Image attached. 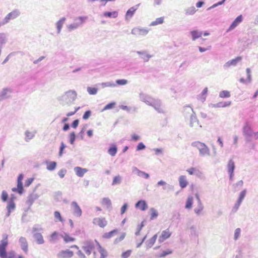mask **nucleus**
<instances>
[{
    "label": "nucleus",
    "instance_id": "f257e3e1",
    "mask_svg": "<svg viewBox=\"0 0 258 258\" xmlns=\"http://www.w3.org/2000/svg\"><path fill=\"white\" fill-rule=\"evenodd\" d=\"M3 238V239L0 241V257L16 258V254L14 251L7 252L6 248L8 245V235L4 234Z\"/></svg>",
    "mask_w": 258,
    "mask_h": 258
},
{
    "label": "nucleus",
    "instance_id": "f03ea898",
    "mask_svg": "<svg viewBox=\"0 0 258 258\" xmlns=\"http://www.w3.org/2000/svg\"><path fill=\"white\" fill-rule=\"evenodd\" d=\"M43 231L42 227L38 224H35L33 226L32 230L33 236L38 244H42L44 243V240L41 232Z\"/></svg>",
    "mask_w": 258,
    "mask_h": 258
},
{
    "label": "nucleus",
    "instance_id": "7ed1b4c3",
    "mask_svg": "<svg viewBox=\"0 0 258 258\" xmlns=\"http://www.w3.org/2000/svg\"><path fill=\"white\" fill-rule=\"evenodd\" d=\"M191 145L198 148L202 155L204 156L209 154V149L205 144L199 141H196L192 143Z\"/></svg>",
    "mask_w": 258,
    "mask_h": 258
},
{
    "label": "nucleus",
    "instance_id": "20e7f679",
    "mask_svg": "<svg viewBox=\"0 0 258 258\" xmlns=\"http://www.w3.org/2000/svg\"><path fill=\"white\" fill-rule=\"evenodd\" d=\"M82 248L85 252L89 255L94 248V244L91 240H86L83 242Z\"/></svg>",
    "mask_w": 258,
    "mask_h": 258
},
{
    "label": "nucleus",
    "instance_id": "39448f33",
    "mask_svg": "<svg viewBox=\"0 0 258 258\" xmlns=\"http://www.w3.org/2000/svg\"><path fill=\"white\" fill-rule=\"evenodd\" d=\"M24 178V175L23 174H20L18 177L17 179V187H14L12 188V190L14 192H17L20 195H21L23 192V187L22 180Z\"/></svg>",
    "mask_w": 258,
    "mask_h": 258
},
{
    "label": "nucleus",
    "instance_id": "423d86ee",
    "mask_svg": "<svg viewBox=\"0 0 258 258\" xmlns=\"http://www.w3.org/2000/svg\"><path fill=\"white\" fill-rule=\"evenodd\" d=\"M88 17L87 16H82L76 18L75 20V23L74 24H71L69 26V28L73 29L77 28L78 26L84 23Z\"/></svg>",
    "mask_w": 258,
    "mask_h": 258
},
{
    "label": "nucleus",
    "instance_id": "0eeeda50",
    "mask_svg": "<svg viewBox=\"0 0 258 258\" xmlns=\"http://www.w3.org/2000/svg\"><path fill=\"white\" fill-rule=\"evenodd\" d=\"M74 255V252L70 249L61 250L56 254L57 258H71Z\"/></svg>",
    "mask_w": 258,
    "mask_h": 258
},
{
    "label": "nucleus",
    "instance_id": "6e6552de",
    "mask_svg": "<svg viewBox=\"0 0 258 258\" xmlns=\"http://www.w3.org/2000/svg\"><path fill=\"white\" fill-rule=\"evenodd\" d=\"M19 243L22 250L26 253L28 251V244L26 238L21 236L19 238Z\"/></svg>",
    "mask_w": 258,
    "mask_h": 258
},
{
    "label": "nucleus",
    "instance_id": "1a4fd4ad",
    "mask_svg": "<svg viewBox=\"0 0 258 258\" xmlns=\"http://www.w3.org/2000/svg\"><path fill=\"white\" fill-rule=\"evenodd\" d=\"M149 30L145 28H134L132 30V33L135 35L144 36L148 34Z\"/></svg>",
    "mask_w": 258,
    "mask_h": 258
},
{
    "label": "nucleus",
    "instance_id": "9d476101",
    "mask_svg": "<svg viewBox=\"0 0 258 258\" xmlns=\"http://www.w3.org/2000/svg\"><path fill=\"white\" fill-rule=\"evenodd\" d=\"M93 223L101 228L105 227L107 224V221L104 218L98 217L93 219Z\"/></svg>",
    "mask_w": 258,
    "mask_h": 258
},
{
    "label": "nucleus",
    "instance_id": "9b49d317",
    "mask_svg": "<svg viewBox=\"0 0 258 258\" xmlns=\"http://www.w3.org/2000/svg\"><path fill=\"white\" fill-rule=\"evenodd\" d=\"M171 235V233L170 232L169 229L168 228L166 229L165 230H163L161 235L160 236L158 241L159 243H162L166 239L169 238Z\"/></svg>",
    "mask_w": 258,
    "mask_h": 258
},
{
    "label": "nucleus",
    "instance_id": "f8f14e48",
    "mask_svg": "<svg viewBox=\"0 0 258 258\" xmlns=\"http://www.w3.org/2000/svg\"><path fill=\"white\" fill-rule=\"evenodd\" d=\"M139 5H140V4H138L134 7H132L127 11V12L125 14V18L126 20H128L131 19V18L134 15L135 12L138 9Z\"/></svg>",
    "mask_w": 258,
    "mask_h": 258
},
{
    "label": "nucleus",
    "instance_id": "ddd939ff",
    "mask_svg": "<svg viewBox=\"0 0 258 258\" xmlns=\"http://www.w3.org/2000/svg\"><path fill=\"white\" fill-rule=\"evenodd\" d=\"M147 102L148 105L153 106L159 112H161V105L159 101L152 99L151 101H147Z\"/></svg>",
    "mask_w": 258,
    "mask_h": 258
},
{
    "label": "nucleus",
    "instance_id": "4468645a",
    "mask_svg": "<svg viewBox=\"0 0 258 258\" xmlns=\"http://www.w3.org/2000/svg\"><path fill=\"white\" fill-rule=\"evenodd\" d=\"M242 21V16L241 15L238 16L232 22V23L230 26L228 31L233 30L236 27H237L239 24H240Z\"/></svg>",
    "mask_w": 258,
    "mask_h": 258
},
{
    "label": "nucleus",
    "instance_id": "2eb2a0df",
    "mask_svg": "<svg viewBox=\"0 0 258 258\" xmlns=\"http://www.w3.org/2000/svg\"><path fill=\"white\" fill-rule=\"evenodd\" d=\"M242 59V57L241 56H237V57H236L234 59H233L232 60H230L228 61H227L225 64H224V67L225 68H229L230 67V66H235L237 64V63L239 62L240 61H241V60Z\"/></svg>",
    "mask_w": 258,
    "mask_h": 258
},
{
    "label": "nucleus",
    "instance_id": "dca6fc26",
    "mask_svg": "<svg viewBox=\"0 0 258 258\" xmlns=\"http://www.w3.org/2000/svg\"><path fill=\"white\" fill-rule=\"evenodd\" d=\"M228 172L230 174V178L232 179L233 171L235 168V165L234 162L232 160H230L227 165Z\"/></svg>",
    "mask_w": 258,
    "mask_h": 258
},
{
    "label": "nucleus",
    "instance_id": "f3484780",
    "mask_svg": "<svg viewBox=\"0 0 258 258\" xmlns=\"http://www.w3.org/2000/svg\"><path fill=\"white\" fill-rule=\"evenodd\" d=\"M19 15V13L17 11H14L9 13L5 18L6 22H8L9 20L13 19L17 17Z\"/></svg>",
    "mask_w": 258,
    "mask_h": 258
},
{
    "label": "nucleus",
    "instance_id": "a211bd4d",
    "mask_svg": "<svg viewBox=\"0 0 258 258\" xmlns=\"http://www.w3.org/2000/svg\"><path fill=\"white\" fill-rule=\"evenodd\" d=\"M76 174L79 177H82L84 174L88 171V170L85 168H82L80 167H76L74 168Z\"/></svg>",
    "mask_w": 258,
    "mask_h": 258
},
{
    "label": "nucleus",
    "instance_id": "6ab92c4d",
    "mask_svg": "<svg viewBox=\"0 0 258 258\" xmlns=\"http://www.w3.org/2000/svg\"><path fill=\"white\" fill-rule=\"evenodd\" d=\"M157 234H155L151 238L145 242L147 248H151L154 245L157 239Z\"/></svg>",
    "mask_w": 258,
    "mask_h": 258
},
{
    "label": "nucleus",
    "instance_id": "aec40b11",
    "mask_svg": "<svg viewBox=\"0 0 258 258\" xmlns=\"http://www.w3.org/2000/svg\"><path fill=\"white\" fill-rule=\"evenodd\" d=\"M97 245L98 246V251L100 254V258L106 257L108 255L107 251L104 248H103L98 242H97Z\"/></svg>",
    "mask_w": 258,
    "mask_h": 258
},
{
    "label": "nucleus",
    "instance_id": "412c9836",
    "mask_svg": "<svg viewBox=\"0 0 258 258\" xmlns=\"http://www.w3.org/2000/svg\"><path fill=\"white\" fill-rule=\"evenodd\" d=\"M179 185L181 188L185 187L187 184L188 182L186 180V177L184 175H181L179 178Z\"/></svg>",
    "mask_w": 258,
    "mask_h": 258
},
{
    "label": "nucleus",
    "instance_id": "4be33fe9",
    "mask_svg": "<svg viewBox=\"0 0 258 258\" xmlns=\"http://www.w3.org/2000/svg\"><path fill=\"white\" fill-rule=\"evenodd\" d=\"M136 207L139 210H145L147 207V205L145 201H139L136 205Z\"/></svg>",
    "mask_w": 258,
    "mask_h": 258
},
{
    "label": "nucleus",
    "instance_id": "5701e85b",
    "mask_svg": "<svg viewBox=\"0 0 258 258\" xmlns=\"http://www.w3.org/2000/svg\"><path fill=\"white\" fill-rule=\"evenodd\" d=\"M117 147L115 145L113 144L109 147L108 153L112 156H114L117 152Z\"/></svg>",
    "mask_w": 258,
    "mask_h": 258
},
{
    "label": "nucleus",
    "instance_id": "b1692460",
    "mask_svg": "<svg viewBox=\"0 0 258 258\" xmlns=\"http://www.w3.org/2000/svg\"><path fill=\"white\" fill-rule=\"evenodd\" d=\"M190 34L192 36L193 40H195L196 39L201 37L202 35V32H199L197 30L191 31Z\"/></svg>",
    "mask_w": 258,
    "mask_h": 258
},
{
    "label": "nucleus",
    "instance_id": "393cba45",
    "mask_svg": "<svg viewBox=\"0 0 258 258\" xmlns=\"http://www.w3.org/2000/svg\"><path fill=\"white\" fill-rule=\"evenodd\" d=\"M104 16L106 17L109 18H117L118 16V12L116 11H114L112 12H106L103 14Z\"/></svg>",
    "mask_w": 258,
    "mask_h": 258
},
{
    "label": "nucleus",
    "instance_id": "a878e982",
    "mask_svg": "<svg viewBox=\"0 0 258 258\" xmlns=\"http://www.w3.org/2000/svg\"><path fill=\"white\" fill-rule=\"evenodd\" d=\"M164 17H159L157 18L155 21L152 22L150 24V26H156L157 25L161 24L164 22Z\"/></svg>",
    "mask_w": 258,
    "mask_h": 258
},
{
    "label": "nucleus",
    "instance_id": "bb28decb",
    "mask_svg": "<svg viewBox=\"0 0 258 258\" xmlns=\"http://www.w3.org/2000/svg\"><path fill=\"white\" fill-rule=\"evenodd\" d=\"M194 198L191 196H189L187 198V199L186 202V204L185 206V208L186 209H190L192 207V205L193 204Z\"/></svg>",
    "mask_w": 258,
    "mask_h": 258
},
{
    "label": "nucleus",
    "instance_id": "cd10ccee",
    "mask_svg": "<svg viewBox=\"0 0 258 258\" xmlns=\"http://www.w3.org/2000/svg\"><path fill=\"white\" fill-rule=\"evenodd\" d=\"M101 203L102 206H106L107 208H109L111 205V201L108 198H103L102 200Z\"/></svg>",
    "mask_w": 258,
    "mask_h": 258
},
{
    "label": "nucleus",
    "instance_id": "c85d7f7f",
    "mask_svg": "<svg viewBox=\"0 0 258 258\" xmlns=\"http://www.w3.org/2000/svg\"><path fill=\"white\" fill-rule=\"evenodd\" d=\"M117 232V230H113L111 231H110L109 232L105 233L102 237L104 238H110L113 236Z\"/></svg>",
    "mask_w": 258,
    "mask_h": 258
},
{
    "label": "nucleus",
    "instance_id": "c756f323",
    "mask_svg": "<svg viewBox=\"0 0 258 258\" xmlns=\"http://www.w3.org/2000/svg\"><path fill=\"white\" fill-rule=\"evenodd\" d=\"M60 236L63 238V240L66 243L71 241H74L75 239L73 237L69 236L67 233H64L63 234H60Z\"/></svg>",
    "mask_w": 258,
    "mask_h": 258
},
{
    "label": "nucleus",
    "instance_id": "7c9ffc66",
    "mask_svg": "<svg viewBox=\"0 0 258 258\" xmlns=\"http://www.w3.org/2000/svg\"><path fill=\"white\" fill-rule=\"evenodd\" d=\"M246 191L245 189L242 190L239 194V198L237 201V205L239 206L241 203L242 200L246 195Z\"/></svg>",
    "mask_w": 258,
    "mask_h": 258
},
{
    "label": "nucleus",
    "instance_id": "2f4dec72",
    "mask_svg": "<svg viewBox=\"0 0 258 258\" xmlns=\"http://www.w3.org/2000/svg\"><path fill=\"white\" fill-rule=\"evenodd\" d=\"M241 230L240 228H236L234 233L233 239L234 240H237L240 237Z\"/></svg>",
    "mask_w": 258,
    "mask_h": 258
},
{
    "label": "nucleus",
    "instance_id": "473e14b6",
    "mask_svg": "<svg viewBox=\"0 0 258 258\" xmlns=\"http://www.w3.org/2000/svg\"><path fill=\"white\" fill-rule=\"evenodd\" d=\"M58 239V233L55 231L53 232L50 235L49 241L51 242H55Z\"/></svg>",
    "mask_w": 258,
    "mask_h": 258
},
{
    "label": "nucleus",
    "instance_id": "72a5a7b5",
    "mask_svg": "<svg viewBox=\"0 0 258 258\" xmlns=\"http://www.w3.org/2000/svg\"><path fill=\"white\" fill-rule=\"evenodd\" d=\"M66 95L68 97H70L72 100H74L77 96L76 92L75 91L70 90L66 93Z\"/></svg>",
    "mask_w": 258,
    "mask_h": 258
},
{
    "label": "nucleus",
    "instance_id": "f704fd0d",
    "mask_svg": "<svg viewBox=\"0 0 258 258\" xmlns=\"http://www.w3.org/2000/svg\"><path fill=\"white\" fill-rule=\"evenodd\" d=\"M190 233L191 236L198 237L199 235L198 232L197 230L196 226H191L190 228Z\"/></svg>",
    "mask_w": 258,
    "mask_h": 258
},
{
    "label": "nucleus",
    "instance_id": "c9c22d12",
    "mask_svg": "<svg viewBox=\"0 0 258 258\" xmlns=\"http://www.w3.org/2000/svg\"><path fill=\"white\" fill-rule=\"evenodd\" d=\"M56 166V163L54 161L49 162L47 163V169L49 170H54Z\"/></svg>",
    "mask_w": 258,
    "mask_h": 258
},
{
    "label": "nucleus",
    "instance_id": "e433bc0d",
    "mask_svg": "<svg viewBox=\"0 0 258 258\" xmlns=\"http://www.w3.org/2000/svg\"><path fill=\"white\" fill-rule=\"evenodd\" d=\"M219 96L221 98H228L230 96V94L229 91L224 90L220 92Z\"/></svg>",
    "mask_w": 258,
    "mask_h": 258
},
{
    "label": "nucleus",
    "instance_id": "4c0bfd02",
    "mask_svg": "<svg viewBox=\"0 0 258 258\" xmlns=\"http://www.w3.org/2000/svg\"><path fill=\"white\" fill-rule=\"evenodd\" d=\"M193 110L192 108L189 106H186L183 108V113L186 115L187 113L192 114Z\"/></svg>",
    "mask_w": 258,
    "mask_h": 258
},
{
    "label": "nucleus",
    "instance_id": "58836bf2",
    "mask_svg": "<svg viewBox=\"0 0 258 258\" xmlns=\"http://www.w3.org/2000/svg\"><path fill=\"white\" fill-rule=\"evenodd\" d=\"M8 210H13L15 208V204L13 199H11L9 202L7 206Z\"/></svg>",
    "mask_w": 258,
    "mask_h": 258
},
{
    "label": "nucleus",
    "instance_id": "ea45409f",
    "mask_svg": "<svg viewBox=\"0 0 258 258\" xmlns=\"http://www.w3.org/2000/svg\"><path fill=\"white\" fill-rule=\"evenodd\" d=\"M231 101L220 102L217 104V106L219 107H226L231 105Z\"/></svg>",
    "mask_w": 258,
    "mask_h": 258
},
{
    "label": "nucleus",
    "instance_id": "a19ab883",
    "mask_svg": "<svg viewBox=\"0 0 258 258\" xmlns=\"http://www.w3.org/2000/svg\"><path fill=\"white\" fill-rule=\"evenodd\" d=\"M196 8L191 7L188 8L186 11V14L188 15H193L196 12Z\"/></svg>",
    "mask_w": 258,
    "mask_h": 258
},
{
    "label": "nucleus",
    "instance_id": "79ce46f5",
    "mask_svg": "<svg viewBox=\"0 0 258 258\" xmlns=\"http://www.w3.org/2000/svg\"><path fill=\"white\" fill-rule=\"evenodd\" d=\"M186 171L190 175L197 174L198 173L200 172L199 170L195 168H190L187 169Z\"/></svg>",
    "mask_w": 258,
    "mask_h": 258
},
{
    "label": "nucleus",
    "instance_id": "37998d69",
    "mask_svg": "<svg viewBox=\"0 0 258 258\" xmlns=\"http://www.w3.org/2000/svg\"><path fill=\"white\" fill-rule=\"evenodd\" d=\"M64 20H65V18H62L57 23V28L58 29V32H60V31L62 27V25H63V23Z\"/></svg>",
    "mask_w": 258,
    "mask_h": 258
},
{
    "label": "nucleus",
    "instance_id": "c03bdc74",
    "mask_svg": "<svg viewBox=\"0 0 258 258\" xmlns=\"http://www.w3.org/2000/svg\"><path fill=\"white\" fill-rule=\"evenodd\" d=\"M121 177L119 175L116 176L114 177L113 181H112V185H115L116 184H119L121 181Z\"/></svg>",
    "mask_w": 258,
    "mask_h": 258
},
{
    "label": "nucleus",
    "instance_id": "a18cd8bd",
    "mask_svg": "<svg viewBox=\"0 0 258 258\" xmlns=\"http://www.w3.org/2000/svg\"><path fill=\"white\" fill-rule=\"evenodd\" d=\"M172 252V251L170 249H167V250L163 251L159 256L160 257H163L165 256L171 254Z\"/></svg>",
    "mask_w": 258,
    "mask_h": 258
},
{
    "label": "nucleus",
    "instance_id": "49530a36",
    "mask_svg": "<svg viewBox=\"0 0 258 258\" xmlns=\"http://www.w3.org/2000/svg\"><path fill=\"white\" fill-rule=\"evenodd\" d=\"M87 91L90 94L94 95L97 92V89L93 87H88Z\"/></svg>",
    "mask_w": 258,
    "mask_h": 258
},
{
    "label": "nucleus",
    "instance_id": "de8ad7c7",
    "mask_svg": "<svg viewBox=\"0 0 258 258\" xmlns=\"http://www.w3.org/2000/svg\"><path fill=\"white\" fill-rule=\"evenodd\" d=\"M132 250H127V251L123 252L121 254L122 258H128L131 254Z\"/></svg>",
    "mask_w": 258,
    "mask_h": 258
},
{
    "label": "nucleus",
    "instance_id": "09e8293b",
    "mask_svg": "<svg viewBox=\"0 0 258 258\" xmlns=\"http://www.w3.org/2000/svg\"><path fill=\"white\" fill-rule=\"evenodd\" d=\"M1 198L4 202H6L8 198V194L6 191H3Z\"/></svg>",
    "mask_w": 258,
    "mask_h": 258
},
{
    "label": "nucleus",
    "instance_id": "8fccbe9b",
    "mask_svg": "<svg viewBox=\"0 0 258 258\" xmlns=\"http://www.w3.org/2000/svg\"><path fill=\"white\" fill-rule=\"evenodd\" d=\"M115 105V102H111V103H110L108 104H107L103 108V110H107V109H111L112 108H113L114 107Z\"/></svg>",
    "mask_w": 258,
    "mask_h": 258
},
{
    "label": "nucleus",
    "instance_id": "3c124183",
    "mask_svg": "<svg viewBox=\"0 0 258 258\" xmlns=\"http://www.w3.org/2000/svg\"><path fill=\"white\" fill-rule=\"evenodd\" d=\"M125 234L124 233H122L119 237L116 238L114 240V243H117L121 241H122L125 237Z\"/></svg>",
    "mask_w": 258,
    "mask_h": 258
},
{
    "label": "nucleus",
    "instance_id": "603ef678",
    "mask_svg": "<svg viewBox=\"0 0 258 258\" xmlns=\"http://www.w3.org/2000/svg\"><path fill=\"white\" fill-rule=\"evenodd\" d=\"M70 143L71 144H73L75 142V139H76V135L74 132H72L70 134Z\"/></svg>",
    "mask_w": 258,
    "mask_h": 258
},
{
    "label": "nucleus",
    "instance_id": "864d4df0",
    "mask_svg": "<svg viewBox=\"0 0 258 258\" xmlns=\"http://www.w3.org/2000/svg\"><path fill=\"white\" fill-rule=\"evenodd\" d=\"M54 217H55V219H58L59 221H61V222L62 221V219L60 214L59 213V212L56 211L54 212Z\"/></svg>",
    "mask_w": 258,
    "mask_h": 258
},
{
    "label": "nucleus",
    "instance_id": "5fc2aeb1",
    "mask_svg": "<svg viewBox=\"0 0 258 258\" xmlns=\"http://www.w3.org/2000/svg\"><path fill=\"white\" fill-rule=\"evenodd\" d=\"M91 113V112L90 110L86 111L83 116V118L85 120L87 119L90 116Z\"/></svg>",
    "mask_w": 258,
    "mask_h": 258
},
{
    "label": "nucleus",
    "instance_id": "6e6d98bb",
    "mask_svg": "<svg viewBox=\"0 0 258 258\" xmlns=\"http://www.w3.org/2000/svg\"><path fill=\"white\" fill-rule=\"evenodd\" d=\"M116 83L119 85H124L127 83V81L124 79L117 80Z\"/></svg>",
    "mask_w": 258,
    "mask_h": 258
},
{
    "label": "nucleus",
    "instance_id": "4d7b16f0",
    "mask_svg": "<svg viewBox=\"0 0 258 258\" xmlns=\"http://www.w3.org/2000/svg\"><path fill=\"white\" fill-rule=\"evenodd\" d=\"M33 180H34L33 178H30L27 179L25 181V185L26 186H29V185H31V184L33 181Z\"/></svg>",
    "mask_w": 258,
    "mask_h": 258
},
{
    "label": "nucleus",
    "instance_id": "13d9d810",
    "mask_svg": "<svg viewBox=\"0 0 258 258\" xmlns=\"http://www.w3.org/2000/svg\"><path fill=\"white\" fill-rule=\"evenodd\" d=\"M158 215V213L157 211H153V212L151 214V220H153L157 218Z\"/></svg>",
    "mask_w": 258,
    "mask_h": 258
},
{
    "label": "nucleus",
    "instance_id": "bf43d9fd",
    "mask_svg": "<svg viewBox=\"0 0 258 258\" xmlns=\"http://www.w3.org/2000/svg\"><path fill=\"white\" fill-rule=\"evenodd\" d=\"M66 148V146L63 144V142L61 143L60 147V151L59 152V155L61 156L63 153V151L64 149Z\"/></svg>",
    "mask_w": 258,
    "mask_h": 258
},
{
    "label": "nucleus",
    "instance_id": "052dcab7",
    "mask_svg": "<svg viewBox=\"0 0 258 258\" xmlns=\"http://www.w3.org/2000/svg\"><path fill=\"white\" fill-rule=\"evenodd\" d=\"M145 148V146L144 145L143 143H140L137 147V150L139 151L141 150H143Z\"/></svg>",
    "mask_w": 258,
    "mask_h": 258
},
{
    "label": "nucleus",
    "instance_id": "680f3d73",
    "mask_svg": "<svg viewBox=\"0 0 258 258\" xmlns=\"http://www.w3.org/2000/svg\"><path fill=\"white\" fill-rule=\"evenodd\" d=\"M66 173V170L61 169L59 171L58 174L61 178H63Z\"/></svg>",
    "mask_w": 258,
    "mask_h": 258
},
{
    "label": "nucleus",
    "instance_id": "e2e57ef3",
    "mask_svg": "<svg viewBox=\"0 0 258 258\" xmlns=\"http://www.w3.org/2000/svg\"><path fill=\"white\" fill-rule=\"evenodd\" d=\"M79 122V121L78 119L75 120L72 124V127L76 128L78 126Z\"/></svg>",
    "mask_w": 258,
    "mask_h": 258
},
{
    "label": "nucleus",
    "instance_id": "0e129e2a",
    "mask_svg": "<svg viewBox=\"0 0 258 258\" xmlns=\"http://www.w3.org/2000/svg\"><path fill=\"white\" fill-rule=\"evenodd\" d=\"M80 109V107H77L75 108L74 111H73V112H70L69 113H67V115L68 116H71L72 115H73L74 114H75L77 111Z\"/></svg>",
    "mask_w": 258,
    "mask_h": 258
},
{
    "label": "nucleus",
    "instance_id": "69168bd1",
    "mask_svg": "<svg viewBox=\"0 0 258 258\" xmlns=\"http://www.w3.org/2000/svg\"><path fill=\"white\" fill-rule=\"evenodd\" d=\"M73 215L76 217H80L82 215V211H74Z\"/></svg>",
    "mask_w": 258,
    "mask_h": 258
},
{
    "label": "nucleus",
    "instance_id": "338daca9",
    "mask_svg": "<svg viewBox=\"0 0 258 258\" xmlns=\"http://www.w3.org/2000/svg\"><path fill=\"white\" fill-rule=\"evenodd\" d=\"M5 42V36L4 34L0 33V43H4Z\"/></svg>",
    "mask_w": 258,
    "mask_h": 258
},
{
    "label": "nucleus",
    "instance_id": "774afa93",
    "mask_svg": "<svg viewBox=\"0 0 258 258\" xmlns=\"http://www.w3.org/2000/svg\"><path fill=\"white\" fill-rule=\"evenodd\" d=\"M132 139L134 141H137L140 139V137L138 135L134 134L132 136Z\"/></svg>",
    "mask_w": 258,
    "mask_h": 258
}]
</instances>
